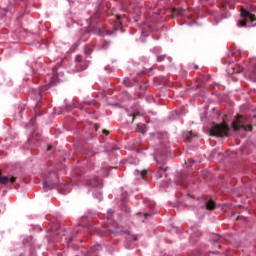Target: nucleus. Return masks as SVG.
I'll return each instance as SVG.
<instances>
[{"mask_svg": "<svg viewBox=\"0 0 256 256\" xmlns=\"http://www.w3.org/2000/svg\"><path fill=\"white\" fill-rule=\"evenodd\" d=\"M232 129L234 131H239V129H244V131H253V126L247 124V118L237 115L236 121L232 122Z\"/></svg>", "mask_w": 256, "mask_h": 256, "instance_id": "obj_1", "label": "nucleus"}, {"mask_svg": "<svg viewBox=\"0 0 256 256\" xmlns=\"http://www.w3.org/2000/svg\"><path fill=\"white\" fill-rule=\"evenodd\" d=\"M229 131L227 124H216L210 130L212 137H225Z\"/></svg>", "mask_w": 256, "mask_h": 256, "instance_id": "obj_2", "label": "nucleus"}, {"mask_svg": "<svg viewBox=\"0 0 256 256\" xmlns=\"http://www.w3.org/2000/svg\"><path fill=\"white\" fill-rule=\"evenodd\" d=\"M240 16L243 19L239 20V22H238L239 27H245L247 25V19H248V21H251V23H254V21H256L255 14H252L251 12H249V10H246L243 7H241V9H240Z\"/></svg>", "mask_w": 256, "mask_h": 256, "instance_id": "obj_3", "label": "nucleus"}, {"mask_svg": "<svg viewBox=\"0 0 256 256\" xmlns=\"http://www.w3.org/2000/svg\"><path fill=\"white\" fill-rule=\"evenodd\" d=\"M46 79H48L49 82L47 85L41 87L40 91H42V92L47 91V89H49V87H53V85H57V81H58L57 75H55V74L53 76L48 75V76H46Z\"/></svg>", "mask_w": 256, "mask_h": 256, "instance_id": "obj_4", "label": "nucleus"}, {"mask_svg": "<svg viewBox=\"0 0 256 256\" xmlns=\"http://www.w3.org/2000/svg\"><path fill=\"white\" fill-rule=\"evenodd\" d=\"M75 60L77 63L78 71H85V69L89 67V64L87 63V61L83 60V56L77 55Z\"/></svg>", "mask_w": 256, "mask_h": 256, "instance_id": "obj_5", "label": "nucleus"}, {"mask_svg": "<svg viewBox=\"0 0 256 256\" xmlns=\"http://www.w3.org/2000/svg\"><path fill=\"white\" fill-rule=\"evenodd\" d=\"M53 177L55 178V181L48 180L44 182V185H43L44 189L51 190L59 184V177L57 176V174H53Z\"/></svg>", "mask_w": 256, "mask_h": 256, "instance_id": "obj_6", "label": "nucleus"}, {"mask_svg": "<svg viewBox=\"0 0 256 256\" xmlns=\"http://www.w3.org/2000/svg\"><path fill=\"white\" fill-rule=\"evenodd\" d=\"M1 175V172H0ZM17 180V178H15L14 176H12L10 179L7 176H0V183H2V185H5V183H15V181Z\"/></svg>", "mask_w": 256, "mask_h": 256, "instance_id": "obj_7", "label": "nucleus"}, {"mask_svg": "<svg viewBox=\"0 0 256 256\" xmlns=\"http://www.w3.org/2000/svg\"><path fill=\"white\" fill-rule=\"evenodd\" d=\"M185 10L184 9H179V8H173L172 9V16L173 17H182L184 15Z\"/></svg>", "mask_w": 256, "mask_h": 256, "instance_id": "obj_8", "label": "nucleus"}, {"mask_svg": "<svg viewBox=\"0 0 256 256\" xmlns=\"http://www.w3.org/2000/svg\"><path fill=\"white\" fill-rule=\"evenodd\" d=\"M59 193H61L62 195H67V193H69V185L60 186Z\"/></svg>", "mask_w": 256, "mask_h": 256, "instance_id": "obj_9", "label": "nucleus"}, {"mask_svg": "<svg viewBox=\"0 0 256 256\" xmlns=\"http://www.w3.org/2000/svg\"><path fill=\"white\" fill-rule=\"evenodd\" d=\"M206 209L208 211H213V209H215V202L213 200L206 202Z\"/></svg>", "mask_w": 256, "mask_h": 256, "instance_id": "obj_10", "label": "nucleus"}, {"mask_svg": "<svg viewBox=\"0 0 256 256\" xmlns=\"http://www.w3.org/2000/svg\"><path fill=\"white\" fill-rule=\"evenodd\" d=\"M165 171H167V167L165 168H163V166L158 167V173H157L158 179H161L163 177V173H165Z\"/></svg>", "mask_w": 256, "mask_h": 256, "instance_id": "obj_11", "label": "nucleus"}, {"mask_svg": "<svg viewBox=\"0 0 256 256\" xmlns=\"http://www.w3.org/2000/svg\"><path fill=\"white\" fill-rule=\"evenodd\" d=\"M193 137H197V134H194L193 131L188 132V134L185 135L186 141H191Z\"/></svg>", "mask_w": 256, "mask_h": 256, "instance_id": "obj_12", "label": "nucleus"}, {"mask_svg": "<svg viewBox=\"0 0 256 256\" xmlns=\"http://www.w3.org/2000/svg\"><path fill=\"white\" fill-rule=\"evenodd\" d=\"M221 237L219 235L214 236V239H212V243L216 244L219 249H221V244H219V240Z\"/></svg>", "mask_w": 256, "mask_h": 256, "instance_id": "obj_13", "label": "nucleus"}, {"mask_svg": "<svg viewBox=\"0 0 256 256\" xmlns=\"http://www.w3.org/2000/svg\"><path fill=\"white\" fill-rule=\"evenodd\" d=\"M97 184H98V182L96 179L86 181V185H89L90 187H97Z\"/></svg>", "mask_w": 256, "mask_h": 256, "instance_id": "obj_14", "label": "nucleus"}, {"mask_svg": "<svg viewBox=\"0 0 256 256\" xmlns=\"http://www.w3.org/2000/svg\"><path fill=\"white\" fill-rule=\"evenodd\" d=\"M137 127H138V130L140 131V133L145 135V124H138Z\"/></svg>", "mask_w": 256, "mask_h": 256, "instance_id": "obj_15", "label": "nucleus"}, {"mask_svg": "<svg viewBox=\"0 0 256 256\" xmlns=\"http://www.w3.org/2000/svg\"><path fill=\"white\" fill-rule=\"evenodd\" d=\"M84 53L85 55H91V53H93V49L89 46H85Z\"/></svg>", "mask_w": 256, "mask_h": 256, "instance_id": "obj_16", "label": "nucleus"}, {"mask_svg": "<svg viewBox=\"0 0 256 256\" xmlns=\"http://www.w3.org/2000/svg\"><path fill=\"white\" fill-rule=\"evenodd\" d=\"M199 81H201V83H203V85H205V83H207L209 81V76H201Z\"/></svg>", "mask_w": 256, "mask_h": 256, "instance_id": "obj_17", "label": "nucleus"}, {"mask_svg": "<svg viewBox=\"0 0 256 256\" xmlns=\"http://www.w3.org/2000/svg\"><path fill=\"white\" fill-rule=\"evenodd\" d=\"M130 117H132V122H134L135 117H141V113L140 112H134L133 114L130 115Z\"/></svg>", "mask_w": 256, "mask_h": 256, "instance_id": "obj_18", "label": "nucleus"}, {"mask_svg": "<svg viewBox=\"0 0 256 256\" xmlns=\"http://www.w3.org/2000/svg\"><path fill=\"white\" fill-rule=\"evenodd\" d=\"M123 83L125 87H131V80L129 78H125Z\"/></svg>", "mask_w": 256, "mask_h": 256, "instance_id": "obj_19", "label": "nucleus"}, {"mask_svg": "<svg viewBox=\"0 0 256 256\" xmlns=\"http://www.w3.org/2000/svg\"><path fill=\"white\" fill-rule=\"evenodd\" d=\"M123 16L117 14L116 15V25H121V19H122Z\"/></svg>", "mask_w": 256, "mask_h": 256, "instance_id": "obj_20", "label": "nucleus"}, {"mask_svg": "<svg viewBox=\"0 0 256 256\" xmlns=\"http://www.w3.org/2000/svg\"><path fill=\"white\" fill-rule=\"evenodd\" d=\"M140 175H141L142 179H145V177H147V170H142L140 172Z\"/></svg>", "mask_w": 256, "mask_h": 256, "instance_id": "obj_21", "label": "nucleus"}, {"mask_svg": "<svg viewBox=\"0 0 256 256\" xmlns=\"http://www.w3.org/2000/svg\"><path fill=\"white\" fill-rule=\"evenodd\" d=\"M99 17H101V12L97 11L92 17V19H99Z\"/></svg>", "mask_w": 256, "mask_h": 256, "instance_id": "obj_22", "label": "nucleus"}, {"mask_svg": "<svg viewBox=\"0 0 256 256\" xmlns=\"http://www.w3.org/2000/svg\"><path fill=\"white\" fill-rule=\"evenodd\" d=\"M165 57H166L165 55L158 56L157 57V61L161 62V61H163L165 59Z\"/></svg>", "mask_w": 256, "mask_h": 256, "instance_id": "obj_23", "label": "nucleus"}, {"mask_svg": "<svg viewBox=\"0 0 256 256\" xmlns=\"http://www.w3.org/2000/svg\"><path fill=\"white\" fill-rule=\"evenodd\" d=\"M84 105H86V107H90V105H92L91 102H84Z\"/></svg>", "mask_w": 256, "mask_h": 256, "instance_id": "obj_24", "label": "nucleus"}, {"mask_svg": "<svg viewBox=\"0 0 256 256\" xmlns=\"http://www.w3.org/2000/svg\"><path fill=\"white\" fill-rule=\"evenodd\" d=\"M243 71V69L240 68V70L238 71H233V73H241Z\"/></svg>", "mask_w": 256, "mask_h": 256, "instance_id": "obj_25", "label": "nucleus"}, {"mask_svg": "<svg viewBox=\"0 0 256 256\" xmlns=\"http://www.w3.org/2000/svg\"><path fill=\"white\" fill-rule=\"evenodd\" d=\"M104 135H109V132L107 130H103Z\"/></svg>", "mask_w": 256, "mask_h": 256, "instance_id": "obj_26", "label": "nucleus"}, {"mask_svg": "<svg viewBox=\"0 0 256 256\" xmlns=\"http://www.w3.org/2000/svg\"><path fill=\"white\" fill-rule=\"evenodd\" d=\"M53 149V146H48L47 151H51Z\"/></svg>", "mask_w": 256, "mask_h": 256, "instance_id": "obj_27", "label": "nucleus"}, {"mask_svg": "<svg viewBox=\"0 0 256 256\" xmlns=\"http://www.w3.org/2000/svg\"><path fill=\"white\" fill-rule=\"evenodd\" d=\"M109 45V42H105L103 47H107Z\"/></svg>", "mask_w": 256, "mask_h": 256, "instance_id": "obj_28", "label": "nucleus"}, {"mask_svg": "<svg viewBox=\"0 0 256 256\" xmlns=\"http://www.w3.org/2000/svg\"><path fill=\"white\" fill-rule=\"evenodd\" d=\"M201 87H202V86H201V85H199V84H198V85H196V88H197V89H201Z\"/></svg>", "mask_w": 256, "mask_h": 256, "instance_id": "obj_29", "label": "nucleus"}, {"mask_svg": "<svg viewBox=\"0 0 256 256\" xmlns=\"http://www.w3.org/2000/svg\"><path fill=\"white\" fill-rule=\"evenodd\" d=\"M133 241H137V236H134V237H133Z\"/></svg>", "mask_w": 256, "mask_h": 256, "instance_id": "obj_30", "label": "nucleus"}, {"mask_svg": "<svg viewBox=\"0 0 256 256\" xmlns=\"http://www.w3.org/2000/svg\"><path fill=\"white\" fill-rule=\"evenodd\" d=\"M98 35H101V30L100 29L98 30Z\"/></svg>", "mask_w": 256, "mask_h": 256, "instance_id": "obj_31", "label": "nucleus"}, {"mask_svg": "<svg viewBox=\"0 0 256 256\" xmlns=\"http://www.w3.org/2000/svg\"><path fill=\"white\" fill-rule=\"evenodd\" d=\"M111 34H112L111 31H108V32H107V35H111Z\"/></svg>", "mask_w": 256, "mask_h": 256, "instance_id": "obj_32", "label": "nucleus"}, {"mask_svg": "<svg viewBox=\"0 0 256 256\" xmlns=\"http://www.w3.org/2000/svg\"><path fill=\"white\" fill-rule=\"evenodd\" d=\"M71 241H73V238L70 237V238H69V242L71 243Z\"/></svg>", "mask_w": 256, "mask_h": 256, "instance_id": "obj_33", "label": "nucleus"}, {"mask_svg": "<svg viewBox=\"0 0 256 256\" xmlns=\"http://www.w3.org/2000/svg\"><path fill=\"white\" fill-rule=\"evenodd\" d=\"M144 217H149V214H144Z\"/></svg>", "mask_w": 256, "mask_h": 256, "instance_id": "obj_34", "label": "nucleus"}, {"mask_svg": "<svg viewBox=\"0 0 256 256\" xmlns=\"http://www.w3.org/2000/svg\"><path fill=\"white\" fill-rule=\"evenodd\" d=\"M79 109L83 110V109H85V107H79Z\"/></svg>", "mask_w": 256, "mask_h": 256, "instance_id": "obj_35", "label": "nucleus"}, {"mask_svg": "<svg viewBox=\"0 0 256 256\" xmlns=\"http://www.w3.org/2000/svg\"><path fill=\"white\" fill-rule=\"evenodd\" d=\"M195 69H199V66H195Z\"/></svg>", "mask_w": 256, "mask_h": 256, "instance_id": "obj_36", "label": "nucleus"}, {"mask_svg": "<svg viewBox=\"0 0 256 256\" xmlns=\"http://www.w3.org/2000/svg\"><path fill=\"white\" fill-rule=\"evenodd\" d=\"M76 233H79V230H77Z\"/></svg>", "mask_w": 256, "mask_h": 256, "instance_id": "obj_37", "label": "nucleus"}]
</instances>
